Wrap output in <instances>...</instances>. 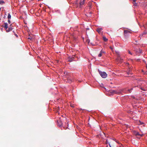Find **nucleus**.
I'll return each mask as SVG.
<instances>
[{"mask_svg":"<svg viewBox=\"0 0 147 147\" xmlns=\"http://www.w3.org/2000/svg\"><path fill=\"white\" fill-rule=\"evenodd\" d=\"M133 89V88H131V89H128L127 90V92H126L127 93H131V90Z\"/></svg>","mask_w":147,"mask_h":147,"instance_id":"9b49d317","label":"nucleus"},{"mask_svg":"<svg viewBox=\"0 0 147 147\" xmlns=\"http://www.w3.org/2000/svg\"><path fill=\"white\" fill-rule=\"evenodd\" d=\"M87 30H89V29L88 28H87Z\"/></svg>","mask_w":147,"mask_h":147,"instance_id":"473e14b6","label":"nucleus"},{"mask_svg":"<svg viewBox=\"0 0 147 147\" xmlns=\"http://www.w3.org/2000/svg\"><path fill=\"white\" fill-rule=\"evenodd\" d=\"M121 61V62H122V59H121V61Z\"/></svg>","mask_w":147,"mask_h":147,"instance_id":"c85d7f7f","label":"nucleus"},{"mask_svg":"<svg viewBox=\"0 0 147 147\" xmlns=\"http://www.w3.org/2000/svg\"><path fill=\"white\" fill-rule=\"evenodd\" d=\"M103 40L105 42L107 41V40H108V39L107 38H106L105 36H103Z\"/></svg>","mask_w":147,"mask_h":147,"instance_id":"ddd939ff","label":"nucleus"},{"mask_svg":"<svg viewBox=\"0 0 147 147\" xmlns=\"http://www.w3.org/2000/svg\"><path fill=\"white\" fill-rule=\"evenodd\" d=\"M100 53H102V54L103 53H105V51H103L102 50L100 51Z\"/></svg>","mask_w":147,"mask_h":147,"instance_id":"f3484780","label":"nucleus"},{"mask_svg":"<svg viewBox=\"0 0 147 147\" xmlns=\"http://www.w3.org/2000/svg\"><path fill=\"white\" fill-rule=\"evenodd\" d=\"M111 93H113V94H118L119 93V92H117V91L115 90H111Z\"/></svg>","mask_w":147,"mask_h":147,"instance_id":"9d476101","label":"nucleus"},{"mask_svg":"<svg viewBox=\"0 0 147 147\" xmlns=\"http://www.w3.org/2000/svg\"><path fill=\"white\" fill-rule=\"evenodd\" d=\"M142 72H144V70H142Z\"/></svg>","mask_w":147,"mask_h":147,"instance_id":"7c9ffc66","label":"nucleus"},{"mask_svg":"<svg viewBox=\"0 0 147 147\" xmlns=\"http://www.w3.org/2000/svg\"><path fill=\"white\" fill-rule=\"evenodd\" d=\"M85 0H81L80 3V7H81L82 6L84 5V3Z\"/></svg>","mask_w":147,"mask_h":147,"instance_id":"7ed1b4c3","label":"nucleus"},{"mask_svg":"<svg viewBox=\"0 0 147 147\" xmlns=\"http://www.w3.org/2000/svg\"><path fill=\"white\" fill-rule=\"evenodd\" d=\"M71 106V107H74V106Z\"/></svg>","mask_w":147,"mask_h":147,"instance_id":"2f4dec72","label":"nucleus"},{"mask_svg":"<svg viewBox=\"0 0 147 147\" xmlns=\"http://www.w3.org/2000/svg\"><path fill=\"white\" fill-rule=\"evenodd\" d=\"M15 35L16 37H18V35L17 34H15Z\"/></svg>","mask_w":147,"mask_h":147,"instance_id":"393cba45","label":"nucleus"},{"mask_svg":"<svg viewBox=\"0 0 147 147\" xmlns=\"http://www.w3.org/2000/svg\"><path fill=\"white\" fill-rule=\"evenodd\" d=\"M4 27L5 29H7L8 28V24L7 23H5L4 25Z\"/></svg>","mask_w":147,"mask_h":147,"instance_id":"0eeeda50","label":"nucleus"},{"mask_svg":"<svg viewBox=\"0 0 147 147\" xmlns=\"http://www.w3.org/2000/svg\"><path fill=\"white\" fill-rule=\"evenodd\" d=\"M130 33V32L128 30H125L124 31V33L125 34H127L128 33Z\"/></svg>","mask_w":147,"mask_h":147,"instance_id":"f8f14e48","label":"nucleus"},{"mask_svg":"<svg viewBox=\"0 0 147 147\" xmlns=\"http://www.w3.org/2000/svg\"><path fill=\"white\" fill-rule=\"evenodd\" d=\"M134 6H136L137 3L136 2H135L133 3Z\"/></svg>","mask_w":147,"mask_h":147,"instance_id":"6ab92c4d","label":"nucleus"},{"mask_svg":"<svg viewBox=\"0 0 147 147\" xmlns=\"http://www.w3.org/2000/svg\"><path fill=\"white\" fill-rule=\"evenodd\" d=\"M109 146L110 147H111V144H110L109 143Z\"/></svg>","mask_w":147,"mask_h":147,"instance_id":"a878e982","label":"nucleus"},{"mask_svg":"<svg viewBox=\"0 0 147 147\" xmlns=\"http://www.w3.org/2000/svg\"><path fill=\"white\" fill-rule=\"evenodd\" d=\"M143 134H140V135H139V136H143Z\"/></svg>","mask_w":147,"mask_h":147,"instance_id":"bb28decb","label":"nucleus"},{"mask_svg":"<svg viewBox=\"0 0 147 147\" xmlns=\"http://www.w3.org/2000/svg\"><path fill=\"white\" fill-rule=\"evenodd\" d=\"M57 122L58 124V125L59 127H61V126H62V121L61 120H58L57 121Z\"/></svg>","mask_w":147,"mask_h":147,"instance_id":"f03ea898","label":"nucleus"},{"mask_svg":"<svg viewBox=\"0 0 147 147\" xmlns=\"http://www.w3.org/2000/svg\"><path fill=\"white\" fill-rule=\"evenodd\" d=\"M127 74L128 75H129V74H130V73H129V72H127Z\"/></svg>","mask_w":147,"mask_h":147,"instance_id":"cd10ccee","label":"nucleus"},{"mask_svg":"<svg viewBox=\"0 0 147 147\" xmlns=\"http://www.w3.org/2000/svg\"><path fill=\"white\" fill-rule=\"evenodd\" d=\"M28 39L31 40L32 39V37L29 36L28 38Z\"/></svg>","mask_w":147,"mask_h":147,"instance_id":"2eb2a0df","label":"nucleus"},{"mask_svg":"<svg viewBox=\"0 0 147 147\" xmlns=\"http://www.w3.org/2000/svg\"><path fill=\"white\" fill-rule=\"evenodd\" d=\"M136 0H133V3L136 2Z\"/></svg>","mask_w":147,"mask_h":147,"instance_id":"5701e85b","label":"nucleus"},{"mask_svg":"<svg viewBox=\"0 0 147 147\" xmlns=\"http://www.w3.org/2000/svg\"><path fill=\"white\" fill-rule=\"evenodd\" d=\"M128 53L130 55H132V53L129 51H128Z\"/></svg>","mask_w":147,"mask_h":147,"instance_id":"aec40b11","label":"nucleus"},{"mask_svg":"<svg viewBox=\"0 0 147 147\" xmlns=\"http://www.w3.org/2000/svg\"><path fill=\"white\" fill-rule=\"evenodd\" d=\"M146 32H144L142 34V35H144V34H146Z\"/></svg>","mask_w":147,"mask_h":147,"instance_id":"b1692460","label":"nucleus"},{"mask_svg":"<svg viewBox=\"0 0 147 147\" xmlns=\"http://www.w3.org/2000/svg\"><path fill=\"white\" fill-rule=\"evenodd\" d=\"M102 30V28H99L97 29L96 31L98 33H100L101 32Z\"/></svg>","mask_w":147,"mask_h":147,"instance_id":"39448f33","label":"nucleus"},{"mask_svg":"<svg viewBox=\"0 0 147 147\" xmlns=\"http://www.w3.org/2000/svg\"><path fill=\"white\" fill-rule=\"evenodd\" d=\"M135 51L137 53H142V50L140 48H138V49H135Z\"/></svg>","mask_w":147,"mask_h":147,"instance_id":"20e7f679","label":"nucleus"},{"mask_svg":"<svg viewBox=\"0 0 147 147\" xmlns=\"http://www.w3.org/2000/svg\"><path fill=\"white\" fill-rule=\"evenodd\" d=\"M146 67L147 68V65H146Z\"/></svg>","mask_w":147,"mask_h":147,"instance_id":"72a5a7b5","label":"nucleus"},{"mask_svg":"<svg viewBox=\"0 0 147 147\" xmlns=\"http://www.w3.org/2000/svg\"><path fill=\"white\" fill-rule=\"evenodd\" d=\"M89 13V14H91V12H90Z\"/></svg>","mask_w":147,"mask_h":147,"instance_id":"c756f323","label":"nucleus"},{"mask_svg":"<svg viewBox=\"0 0 147 147\" xmlns=\"http://www.w3.org/2000/svg\"><path fill=\"white\" fill-rule=\"evenodd\" d=\"M6 30V32H9L12 30V28L11 27H9L8 29H7Z\"/></svg>","mask_w":147,"mask_h":147,"instance_id":"6e6552de","label":"nucleus"},{"mask_svg":"<svg viewBox=\"0 0 147 147\" xmlns=\"http://www.w3.org/2000/svg\"><path fill=\"white\" fill-rule=\"evenodd\" d=\"M8 22L9 24L10 23V21L9 20H8Z\"/></svg>","mask_w":147,"mask_h":147,"instance_id":"4be33fe9","label":"nucleus"},{"mask_svg":"<svg viewBox=\"0 0 147 147\" xmlns=\"http://www.w3.org/2000/svg\"><path fill=\"white\" fill-rule=\"evenodd\" d=\"M8 18V20H9L11 18V15L9 13L8 14V16L7 17Z\"/></svg>","mask_w":147,"mask_h":147,"instance_id":"4468645a","label":"nucleus"},{"mask_svg":"<svg viewBox=\"0 0 147 147\" xmlns=\"http://www.w3.org/2000/svg\"><path fill=\"white\" fill-rule=\"evenodd\" d=\"M102 53H101L100 52V53L98 55V56L99 57H101L102 55Z\"/></svg>","mask_w":147,"mask_h":147,"instance_id":"a211bd4d","label":"nucleus"},{"mask_svg":"<svg viewBox=\"0 0 147 147\" xmlns=\"http://www.w3.org/2000/svg\"><path fill=\"white\" fill-rule=\"evenodd\" d=\"M109 142H108V140H106V144H107L108 143L109 144Z\"/></svg>","mask_w":147,"mask_h":147,"instance_id":"412c9836","label":"nucleus"},{"mask_svg":"<svg viewBox=\"0 0 147 147\" xmlns=\"http://www.w3.org/2000/svg\"><path fill=\"white\" fill-rule=\"evenodd\" d=\"M99 73L101 76L103 78H105L107 76V74L105 72H99Z\"/></svg>","mask_w":147,"mask_h":147,"instance_id":"f257e3e1","label":"nucleus"},{"mask_svg":"<svg viewBox=\"0 0 147 147\" xmlns=\"http://www.w3.org/2000/svg\"><path fill=\"white\" fill-rule=\"evenodd\" d=\"M134 134L136 136H139V135H140V134L139 133L136 131H134Z\"/></svg>","mask_w":147,"mask_h":147,"instance_id":"423d86ee","label":"nucleus"},{"mask_svg":"<svg viewBox=\"0 0 147 147\" xmlns=\"http://www.w3.org/2000/svg\"><path fill=\"white\" fill-rule=\"evenodd\" d=\"M4 3V1H0V4H2Z\"/></svg>","mask_w":147,"mask_h":147,"instance_id":"dca6fc26","label":"nucleus"},{"mask_svg":"<svg viewBox=\"0 0 147 147\" xmlns=\"http://www.w3.org/2000/svg\"><path fill=\"white\" fill-rule=\"evenodd\" d=\"M74 60V58L69 57L68 59V61L69 62H71Z\"/></svg>","mask_w":147,"mask_h":147,"instance_id":"1a4fd4ad","label":"nucleus"}]
</instances>
